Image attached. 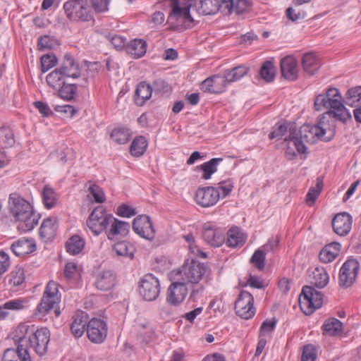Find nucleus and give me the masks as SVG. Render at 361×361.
Segmentation results:
<instances>
[{
  "label": "nucleus",
  "mask_w": 361,
  "mask_h": 361,
  "mask_svg": "<svg viewBox=\"0 0 361 361\" xmlns=\"http://www.w3.org/2000/svg\"><path fill=\"white\" fill-rule=\"evenodd\" d=\"M50 331L46 327L38 328L34 324H20L13 331V339L20 345V351L23 353V361H32L33 352L43 356L48 350L50 341Z\"/></svg>",
  "instance_id": "obj_1"
},
{
  "label": "nucleus",
  "mask_w": 361,
  "mask_h": 361,
  "mask_svg": "<svg viewBox=\"0 0 361 361\" xmlns=\"http://www.w3.org/2000/svg\"><path fill=\"white\" fill-rule=\"evenodd\" d=\"M87 226L94 235L105 231L107 238L113 240L117 235L126 236L130 229V224L120 221L108 214L102 206L96 207L87 220Z\"/></svg>",
  "instance_id": "obj_2"
},
{
  "label": "nucleus",
  "mask_w": 361,
  "mask_h": 361,
  "mask_svg": "<svg viewBox=\"0 0 361 361\" xmlns=\"http://www.w3.org/2000/svg\"><path fill=\"white\" fill-rule=\"evenodd\" d=\"M209 272L208 267L197 260L186 259L182 267L171 272L170 279L182 281L191 288L190 299H195L201 295L204 290V286L200 282L207 278Z\"/></svg>",
  "instance_id": "obj_3"
},
{
  "label": "nucleus",
  "mask_w": 361,
  "mask_h": 361,
  "mask_svg": "<svg viewBox=\"0 0 361 361\" xmlns=\"http://www.w3.org/2000/svg\"><path fill=\"white\" fill-rule=\"evenodd\" d=\"M8 209L15 220L18 222V229L20 231H30L38 224L39 215L33 212L28 202L16 194L10 195Z\"/></svg>",
  "instance_id": "obj_4"
},
{
  "label": "nucleus",
  "mask_w": 361,
  "mask_h": 361,
  "mask_svg": "<svg viewBox=\"0 0 361 361\" xmlns=\"http://www.w3.org/2000/svg\"><path fill=\"white\" fill-rule=\"evenodd\" d=\"M334 119L338 120L334 114H330L329 111H327L319 117L317 124L314 126L303 125L300 128L302 140L308 142L317 137L322 140L329 141L335 133Z\"/></svg>",
  "instance_id": "obj_5"
},
{
  "label": "nucleus",
  "mask_w": 361,
  "mask_h": 361,
  "mask_svg": "<svg viewBox=\"0 0 361 361\" xmlns=\"http://www.w3.org/2000/svg\"><path fill=\"white\" fill-rule=\"evenodd\" d=\"M61 302V295L59 292V284L50 281L46 286L40 302L38 304L35 315L38 317H44L54 310L56 317L59 316V305Z\"/></svg>",
  "instance_id": "obj_6"
},
{
  "label": "nucleus",
  "mask_w": 361,
  "mask_h": 361,
  "mask_svg": "<svg viewBox=\"0 0 361 361\" xmlns=\"http://www.w3.org/2000/svg\"><path fill=\"white\" fill-rule=\"evenodd\" d=\"M287 132H289V135L285 137V141H293V145L296 147L298 153H304L306 147L304 145V140H302L300 130L298 131L295 125L283 123L276 124L273 130L269 133V138L273 140L274 138H281Z\"/></svg>",
  "instance_id": "obj_7"
},
{
  "label": "nucleus",
  "mask_w": 361,
  "mask_h": 361,
  "mask_svg": "<svg viewBox=\"0 0 361 361\" xmlns=\"http://www.w3.org/2000/svg\"><path fill=\"white\" fill-rule=\"evenodd\" d=\"M299 304L303 313L306 315H310L315 310L322 306L323 295L314 287L305 286L302 288L300 295Z\"/></svg>",
  "instance_id": "obj_8"
},
{
  "label": "nucleus",
  "mask_w": 361,
  "mask_h": 361,
  "mask_svg": "<svg viewBox=\"0 0 361 361\" xmlns=\"http://www.w3.org/2000/svg\"><path fill=\"white\" fill-rule=\"evenodd\" d=\"M327 99H329L331 104V109L329 110L330 114H334L338 121L345 123L351 120L352 116L341 102V96L338 89L331 87L327 90L326 94Z\"/></svg>",
  "instance_id": "obj_9"
},
{
  "label": "nucleus",
  "mask_w": 361,
  "mask_h": 361,
  "mask_svg": "<svg viewBox=\"0 0 361 361\" xmlns=\"http://www.w3.org/2000/svg\"><path fill=\"white\" fill-rule=\"evenodd\" d=\"M138 291L143 300L153 301L160 293L159 281L152 274H145L139 282Z\"/></svg>",
  "instance_id": "obj_10"
},
{
  "label": "nucleus",
  "mask_w": 361,
  "mask_h": 361,
  "mask_svg": "<svg viewBox=\"0 0 361 361\" xmlns=\"http://www.w3.org/2000/svg\"><path fill=\"white\" fill-rule=\"evenodd\" d=\"M253 302L254 298L251 293L246 290L240 291L235 302V313L245 319L252 318L256 312Z\"/></svg>",
  "instance_id": "obj_11"
},
{
  "label": "nucleus",
  "mask_w": 361,
  "mask_h": 361,
  "mask_svg": "<svg viewBox=\"0 0 361 361\" xmlns=\"http://www.w3.org/2000/svg\"><path fill=\"white\" fill-rule=\"evenodd\" d=\"M360 264L357 259H349L341 267L339 272V286L342 288H349L355 281Z\"/></svg>",
  "instance_id": "obj_12"
},
{
  "label": "nucleus",
  "mask_w": 361,
  "mask_h": 361,
  "mask_svg": "<svg viewBox=\"0 0 361 361\" xmlns=\"http://www.w3.org/2000/svg\"><path fill=\"white\" fill-rule=\"evenodd\" d=\"M220 199V192L213 186L199 188L195 195V201L202 208L214 206Z\"/></svg>",
  "instance_id": "obj_13"
},
{
  "label": "nucleus",
  "mask_w": 361,
  "mask_h": 361,
  "mask_svg": "<svg viewBox=\"0 0 361 361\" xmlns=\"http://www.w3.org/2000/svg\"><path fill=\"white\" fill-rule=\"evenodd\" d=\"M87 335L88 338L94 343H102L107 336V325L106 322L98 318H92L87 325Z\"/></svg>",
  "instance_id": "obj_14"
},
{
  "label": "nucleus",
  "mask_w": 361,
  "mask_h": 361,
  "mask_svg": "<svg viewBox=\"0 0 361 361\" xmlns=\"http://www.w3.org/2000/svg\"><path fill=\"white\" fill-rule=\"evenodd\" d=\"M202 237L207 244L214 247H220L225 241L223 231L211 221L203 224Z\"/></svg>",
  "instance_id": "obj_15"
},
{
  "label": "nucleus",
  "mask_w": 361,
  "mask_h": 361,
  "mask_svg": "<svg viewBox=\"0 0 361 361\" xmlns=\"http://www.w3.org/2000/svg\"><path fill=\"white\" fill-rule=\"evenodd\" d=\"M171 284L167 290L166 301L169 304L177 306L183 302L188 294L187 285L180 281L171 279Z\"/></svg>",
  "instance_id": "obj_16"
},
{
  "label": "nucleus",
  "mask_w": 361,
  "mask_h": 361,
  "mask_svg": "<svg viewBox=\"0 0 361 361\" xmlns=\"http://www.w3.org/2000/svg\"><path fill=\"white\" fill-rule=\"evenodd\" d=\"M133 231L140 237L152 240L155 237V230L149 216L140 215L133 222Z\"/></svg>",
  "instance_id": "obj_17"
},
{
  "label": "nucleus",
  "mask_w": 361,
  "mask_h": 361,
  "mask_svg": "<svg viewBox=\"0 0 361 361\" xmlns=\"http://www.w3.org/2000/svg\"><path fill=\"white\" fill-rule=\"evenodd\" d=\"M228 84L224 73V75H214L207 78L202 82L200 88L205 92L219 94L226 90Z\"/></svg>",
  "instance_id": "obj_18"
},
{
  "label": "nucleus",
  "mask_w": 361,
  "mask_h": 361,
  "mask_svg": "<svg viewBox=\"0 0 361 361\" xmlns=\"http://www.w3.org/2000/svg\"><path fill=\"white\" fill-rule=\"evenodd\" d=\"M352 216L347 212L337 214L332 220L334 231L340 236L347 235L351 230Z\"/></svg>",
  "instance_id": "obj_19"
},
{
  "label": "nucleus",
  "mask_w": 361,
  "mask_h": 361,
  "mask_svg": "<svg viewBox=\"0 0 361 361\" xmlns=\"http://www.w3.org/2000/svg\"><path fill=\"white\" fill-rule=\"evenodd\" d=\"M281 75L290 81L295 80L298 77V68L296 59L292 56L281 59L280 63Z\"/></svg>",
  "instance_id": "obj_20"
},
{
  "label": "nucleus",
  "mask_w": 361,
  "mask_h": 361,
  "mask_svg": "<svg viewBox=\"0 0 361 361\" xmlns=\"http://www.w3.org/2000/svg\"><path fill=\"white\" fill-rule=\"evenodd\" d=\"M116 280V276L112 271L104 270L97 274L94 285L98 290L107 291L114 287Z\"/></svg>",
  "instance_id": "obj_21"
},
{
  "label": "nucleus",
  "mask_w": 361,
  "mask_h": 361,
  "mask_svg": "<svg viewBox=\"0 0 361 361\" xmlns=\"http://www.w3.org/2000/svg\"><path fill=\"white\" fill-rule=\"evenodd\" d=\"M59 68L67 78H78L80 75L79 64L75 61L73 57L69 54H65L63 61Z\"/></svg>",
  "instance_id": "obj_22"
},
{
  "label": "nucleus",
  "mask_w": 361,
  "mask_h": 361,
  "mask_svg": "<svg viewBox=\"0 0 361 361\" xmlns=\"http://www.w3.org/2000/svg\"><path fill=\"white\" fill-rule=\"evenodd\" d=\"M225 7V14H242L247 11L252 6L250 0H221Z\"/></svg>",
  "instance_id": "obj_23"
},
{
  "label": "nucleus",
  "mask_w": 361,
  "mask_h": 361,
  "mask_svg": "<svg viewBox=\"0 0 361 361\" xmlns=\"http://www.w3.org/2000/svg\"><path fill=\"white\" fill-rule=\"evenodd\" d=\"M36 245L32 238H22L14 242L11 249L16 256H23L35 250Z\"/></svg>",
  "instance_id": "obj_24"
},
{
  "label": "nucleus",
  "mask_w": 361,
  "mask_h": 361,
  "mask_svg": "<svg viewBox=\"0 0 361 361\" xmlns=\"http://www.w3.org/2000/svg\"><path fill=\"white\" fill-rule=\"evenodd\" d=\"M71 331L75 338H80L84 333L88 323L87 314L82 311L77 312L73 316Z\"/></svg>",
  "instance_id": "obj_25"
},
{
  "label": "nucleus",
  "mask_w": 361,
  "mask_h": 361,
  "mask_svg": "<svg viewBox=\"0 0 361 361\" xmlns=\"http://www.w3.org/2000/svg\"><path fill=\"white\" fill-rule=\"evenodd\" d=\"M341 244L333 242L326 245L319 252V259L324 263H329L334 260L339 255Z\"/></svg>",
  "instance_id": "obj_26"
},
{
  "label": "nucleus",
  "mask_w": 361,
  "mask_h": 361,
  "mask_svg": "<svg viewBox=\"0 0 361 361\" xmlns=\"http://www.w3.org/2000/svg\"><path fill=\"white\" fill-rule=\"evenodd\" d=\"M56 221L54 219L47 218L42 221L39 228V236L44 241L53 239L56 233Z\"/></svg>",
  "instance_id": "obj_27"
},
{
  "label": "nucleus",
  "mask_w": 361,
  "mask_h": 361,
  "mask_svg": "<svg viewBox=\"0 0 361 361\" xmlns=\"http://www.w3.org/2000/svg\"><path fill=\"white\" fill-rule=\"evenodd\" d=\"M246 235L238 228H231L227 232L226 245L231 247L243 246L246 241Z\"/></svg>",
  "instance_id": "obj_28"
},
{
  "label": "nucleus",
  "mask_w": 361,
  "mask_h": 361,
  "mask_svg": "<svg viewBox=\"0 0 361 361\" xmlns=\"http://www.w3.org/2000/svg\"><path fill=\"white\" fill-rule=\"evenodd\" d=\"M113 252L116 257L133 259L135 247L128 241L123 240L115 243L113 245Z\"/></svg>",
  "instance_id": "obj_29"
},
{
  "label": "nucleus",
  "mask_w": 361,
  "mask_h": 361,
  "mask_svg": "<svg viewBox=\"0 0 361 361\" xmlns=\"http://www.w3.org/2000/svg\"><path fill=\"white\" fill-rule=\"evenodd\" d=\"M152 88L146 82H141L137 86L135 94V102L142 106L152 96Z\"/></svg>",
  "instance_id": "obj_30"
},
{
  "label": "nucleus",
  "mask_w": 361,
  "mask_h": 361,
  "mask_svg": "<svg viewBox=\"0 0 361 361\" xmlns=\"http://www.w3.org/2000/svg\"><path fill=\"white\" fill-rule=\"evenodd\" d=\"M302 64L304 71L309 75H313L320 67L319 59L313 53L305 54Z\"/></svg>",
  "instance_id": "obj_31"
},
{
  "label": "nucleus",
  "mask_w": 361,
  "mask_h": 361,
  "mask_svg": "<svg viewBox=\"0 0 361 361\" xmlns=\"http://www.w3.org/2000/svg\"><path fill=\"white\" fill-rule=\"evenodd\" d=\"M85 3H87V0H69L66 1L63 5V9L67 18L71 20H75L78 13L82 8V5H85Z\"/></svg>",
  "instance_id": "obj_32"
},
{
  "label": "nucleus",
  "mask_w": 361,
  "mask_h": 361,
  "mask_svg": "<svg viewBox=\"0 0 361 361\" xmlns=\"http://www.w3.org/2000/svg\"><path fill=\"white\" fill-rule=\"evenodd\" d=\"M147 42L140 39L132 40L128 46V52L135 59L142 57L147 51Z\"/></svg>",
  "instance_id": "obj_33"
},
{
  "label": "nucleus",
  "mask_w": 361,
  "mask_h": 361,
  "mask_svg": "<svg viewBox=\"0 0 361 361\" xmlns=\"http://www.w3.org/2000/svg\"><path fill=\"white\" fill-rule=\"evenodd\" d=\"M324 334L329 336H338L343 331V324L336 318H329L323 324Z\"/></svg>",
  "instance_id": "obj_34"
},
{
  "label": "nucleus",
  "mask_w": 361,
  "mask_h": 361,
  "mask_svg": "<svg viewBox=\"0 0 361 361\" xmlns=\"http://www.w3.org/2000/svg\"><path fill=\"white\" fill-rule=\"evenodd\" d=\"M329 277L324 267H317L312 272V283L319 288L325 287L329 283Z\"/></svg>",
  "instance_id": "obj_35"
},
{
  "label": "nucleus",
  "mask_w": 361,
  "mask_h": 361,
  "mask_svg": "<svg viewBox=\"0 0 361 361\" xmlns=\"http://www.w3.org/2000/svg\"><path fill=\"white\" fill-rule=\"evenodd\" d=\"M249 68L245 66H238L224 71L225 76L229 83L239 80L248 73Z\"/></svg>",
  "instance_id": "obj_36"
},
{
  "label": "nucleus",
  "mask_w": 361,
  "mask_h": 361,
  "mask_svg": "<svg viewBox=\"0 0 361 361\" xmlns=\"http://www.w3.org/2000/svg\"><path fill=\"white\" fill-rule=\"evenodd\" d=\"M223 161L222 158H213L207 162L200 165V168L202 171V178L208 180L212 175L217 170V166Z\"/></svg>",
  "instance_id": "obj_37"
},
{
  "label": "nucleus",
  "mask_w": 361,
  "mask_h": 361,
  "mask_svg": "<svg viewBox=\"0 0 361 361\" xmlns=\"http://www.w3.org/2000/svg\"><path fill=\"white\" fill-rule=\"evenodd\" d=\"M147 147V141L143 136L135 137L130 145V153L134 157L142 156Z\"/></svg>",
  "instance_id": "obj_38"
},
{
  "label": "nucleus",
  "mask_w": 361,
  "mask_h": 361,
  "mask_svg": "<svg viewBox=\"0 0 361 361\" xmlns=\"http://www.w3.org/2000/svg\"><path fill=\"white\" fill-rule=\"evenodd\" d=\"M85 245V241L79 235H73L66 243V250L71 255L80 253Z\"/></svg>",
  "instance_id": "obj_39"
},
{
  "label": "nucleus",
  "mask_w": 361,
  "mask_h": 361,
  "mask_svg": "<svg viewBox=\"0 0 361 361\" xmlns=\"http://www.w3.org/2000/svg\"><path fill=\"white\" fill-rule=\"evenodd\" d=\"M131 132L130 129L125 127H119L112 130L111 137L118 144H125L130 140Z\"/></svg>",
  "instance_id": "obj_40"
},
{
  "label": "nucleus",
  "mask_w": 361,
  "mask_h": 361,
  "mask_svg": "<svg viewBox=\"0 0 361 361\" xmlns=\"http://www.w3.org/2000/svg\"><path fill=\"white\" fill-rule=\"evenodd\" d=\"M345 102L347 105L353 107L361 106V86L348 90Z\"/></svg>",
  "instance_id": "obj_41"
},
{
  "label": "nucleus",
  "mask_w": 361,
  "mask_h": 361,
  "mask_svg": "<svg viewBox=\"0 0 361 361\" xmlns=\"http://www.w3.org/2000/svg\"><path fill=\"white\" fill-rule=\"evenodd\" d=\"M259 74L264 81L267 82L273 81L276 76V68L273 62L264 61L260 68Z\"/></svg>",
  "instance_id": "obj_42"
},
{
  "label": "nucleus",
  "mask_w": 361,
  "mask_h": 361,
  "mask_svg": "<svg viewBox=\"0 0 361 361\" xmlns=\"http://www.w3.org/2000/svg\"><path fill=\"white\" fill-rule=\"evenodd\" d=\"M42 199L45 207L50 209L56 205L58 195L52 188L46 185L43 189Z\"/></svg>",
  "instance_id": "obj_43"
},
{
  "label": "nucleus",
  "mask_w": 361,
  "mask_h": 361,
  "mask_svg": "<svg viewBox=\"0 0 361 361\" xmlns=\"http://www.w3.org/2000/svg\"><path fill=\"white\" fill-rule=\"evenodd\" d=\"M65 75L62 73L59 68H56L49 73L46 78L47 84L54 89L61 87L63 84V78Z\"/></svg>",
  "instance_id": "obj_44"
},
{
  "label": "nucleus",
  "mask_w": 361,
  "mask_h": 361,
  "mask_svg": "<svg viewBox=\"0 0 361 361\" xmlns=\"http://www.w3.org/2000/svg\"><path fill=\"white\" fill-rule=\"evenodd\" d=\"M77 85L75 84H66L63 82L58 90V95L63 99L71 101L76 95Z\"/></svg>",
  "instance_id": "obj_45"
},
{
  "label": "nucleus",
  "mask_w": 361,
  "mask_h": 361,
  "mask_svg": "<svg viewBox=\"0 0 361 361\" xmlns=\"http://www.w3.org/2000/svg\"><path fill=\"white\" fill-rule=\"evenodd\" d=\"M15 143L13 130L8 127L0 128V146L1 147H12Z\"/></svg>",
  "instance_id": "obj_46"
},
{
  "label": "nucleus",
  "mask_w": 361,
  "mask_h": 361,
  "mask_svg": "<svg viewBox=\"0 0 361 361\" xmlns=\"http://www.w3.org/2000/svg\"><path fill=\"white\" fill-rule=\"evenodd\" d=\"M111 0H87L90 3L91 8L97 13H103L109 11Z\"/></svg>",
  "instance_id": "obj_47"
},
{
  "label": "nucleus",
  "mask_w": 361,
  "mask_h": 361,
  "mask_svg": "<svg viewBox=\"0 0 361 361\" xmlns=\"http://www.w3.org/2000/svg\"><path fill=\"white\" fill-rule=\"evenodd\" d=\"M89 195L98 203H103L106 198L103 190L96 184H91L88 188Z\"/></svg>",
  "instance_id": "obj_48"
},
{
  "label": "nucleus",
  "mask_w": 361,
  "mask_h": 361,
  "mask_svg": "<svg viewBox=\"0 0 361 361\" xmlns=\"http://www.w3.org/2000/svg\"><path fill=\"white\" fill-rule=\"evenodd\" d=\"M266 253L262 249L259 248L252 255L250 261L259 270H262L264 267Z\"/></svg>",
  "instance_id": "obj_49"
},
{
  "label": "nucleus",
  "mask_w": 361,
  "mask_h": 361,
  "mask_svg": "<svg viewBox=\"0 0 361 361\" xmlns=\"http://www.w3.org/2000/svg\"><path fill=\"white\" fill-rule=\"evenodd\" d=\"M87 4L85 3V5H82V8H80L75 21L89 22L94 20L93 11L87 6Z\"/></svg>",
  "instance_id": "obj_50"
},
{
  "label": "nucleus",
  "mask_w": 361,
  "mask_h": 361,
  "mask_svg": "<svg viewBox=\"0 0 361 361\" xmlns=\"http://www.w3.org/2000/svg\"><path fill=\"white\" fill-rule=\"evenodd\" d=\"M25 281V273L23 269L18 268L10 274L9 284L13 286H20Z\"/></svg>",
  "instance_id": "obj_51"
},
{
  "label": "nucleus",
  "mask_w": 361,
  "mask_h": 361,
  "mask_svg": "<svg viewBox=\"0 0 361 361\" xmlns=\"http://www.w3.org/2000/svg\"><path fill=\"white\" fill-rule=\"evenodd\" d=\"M57 62L56 57L52 54H45L41 57V68L43 73L54 67Z\"/></svg>",
  "instance_id": "obj_52"
},
{
  "label": "nucleus",
  "mask_w": 361,
  "mask_h": 361,
  "mask_svg": "<svg viewBox=\"0 0 361 361\" xmlns=\"http://www.w3.org/2000/svg\"><path fill=\"white\" fill-rule=\"evenodd\" d=\"M317 350L313 345L304 346L301 361H316Z\"/></svg>",
  "instance_id": "obj_53"
},
{
  "label": "nucleus",
  "mask_w": 361,
  "mask_h": 361,
  "mask_svg": "<svg viewBox=\"0 0 361 361\" xmlns=\"http://www.w3.org/2000/svg\"><path fill=\"white\" fill-rule=\"evenodd\" d=\"M327 96L324 94H319L316 97L314 100V108L317 111H322L323 109H331V104Z\"/></svg>",
  "instance_id": "obj_54"
},
{
  "label": "nucleus",
  "mask_w": 361,
  "mask_h": 361,
  "mask_svg": "<svg viewBox=\"0 0 361 361\" xmlns=\"http://www.w3.org/2000/svg\"><path fill=\"white\" fill-rule=\"evenodd\" d=\"M25 301L24 299L18 298L15 300H11L5 302L4 305V308L7 310H13L18 311L23 310L25 307Z\"/></svg>",
  "instance_id": "obj_55"
},
{
  "label": "nucleus",
  "mask_w": 361,
  "mask_h": 361,
  "mask_svg": "<svg viewBox=\"0 0 361 361\" xmlns=\"http://www.w3.org/2000/svg\"><path fill=\"white\" fill-rule=\"evenodd\" d=\"M233 188V182L231 180H226L219 183L215 188L220 192V197L224 198L230 194Z\"/></svg>",
  "instance_id": "obj_56"
},
{
  "label": "nucleus",
  "mask_w": 361,
  "mask_h": 361,
  "mask_svg": "<svg viewBox=\"0 0 361 361\" xmlns=\"http://www.w3.org/2000/svg\"><path fill=\"white\" fill-rule=\"evenodd\" d=\"M54 109L56 111L62 113L68 118H72L78 112V110L74 106L68 104L56 105Z\"/></svg>",
  "instance_id": "obj_57"
},
{
  "label": "nucleus",
  "mask_w": 361,
  "mask_h": 361,
  "mask_svg": "<svg viewBox=\"0 0 361 361\" xmlns=\"http://www.w3.org/2000/svg\"><path fill=\"white\" fill-rule=\"evenodd\" d=\"M279 241L280 237L279 235L272 236L268 240V242L265 245L260 247V249H262L265 253L274 252L278 247Z\"/></svg>",
  "instance_id": "obj_58"
},
{
  "label": "nucleus",
  "mask_w": 361,
  "mask_h": 361,
  "mask_svg": "<svg viewBox=\"0 0 361 361\" xmlns=\"http://www.w3.org/2000/svg\"><path fill=\"white\" fill-rule=\"evenodd\" d=\"M154 92H159L161 94H169L171 91V87L164 80L158 79L154 82Z\"/></svg>",
  "instance_id": "obj_59"
},
{
  "label": "nucleus",
  "mask_w": 361,
  "mask_h": 361,
  "mask_svg": "<svg viewBox=\"0 0 361 361\" xmlns=\"http://www.w3.org/2000/svg\"><path fill=\"white\" fill-rule=\"evenodd\" d=\"M286 16L292 21H296L304 19L306 17V13L290 7L286 10Z\"/></svg>",
  "instance_id": "obj_60"
},
{
  "label": "nucleus",
  "mask_w": 361,
  "mask_h": 361,
  "mask_svg": "<svg viewBox=\"0 0 361 361\" xmlns=\"http://www.w3.org/2000/svg\"><path fill=\"white\" fill-rule=\"evenodd\" d=\"M117 214L122 217H130L136 214L135 209L123 204L117 209Z\"/></svg>",
  "instance_id": "obj_61"
},
{
  "label": "nucleus",
  "mask_w": 361,
  "mask_h": 361,
  "mask_svg": "<svg viewBox=\"0 0 361 361\" xmlns=\"http://www.w3.org/2000/svg\"><path fill=\"white\" fill-rule=\"evenodd\" d=\"M106 38L111 44L117 49H122L126 44V39L117 35L109 34Z\"/></svg>",
  "instance_id": "obj_62"
},
{
  "label": "nucleus",
  "mask_w": 361,
  "mask_h": 361,
  "mask_svg": "<svg viewBox=\"0 0 361 361\" xmlns=\"http://www.w3.org/2000/svg\"><path fill=\"white\" fill-rule=\"evenodd\" d=\"M140 326L142 328V329L140 330V335L147 341L153 334L152 329L148 322L141 324Z\"/></svg>",
  "instance_id": "obj_63"
},
{
  "label": "nucleus",
  "mask_w": 361,
  "mask_h": 361,
  "mask_svg": "<svg viewBox=\"0 0 361 361\" xmlns=\"http://www.w3.org/2000/svg\"><path fill=\"white\" fill-rule=\"evenodd\" d=\"M77 273V266L73 262H68L64 268V275L68 279H73Z\"/></svg>",
  "instance_id": "obj_64"
}]
</instances>
